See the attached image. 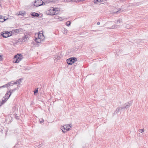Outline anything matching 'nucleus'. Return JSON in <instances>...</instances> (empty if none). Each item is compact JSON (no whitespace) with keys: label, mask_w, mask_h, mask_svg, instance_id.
<instances>
[{"label":"nucleus","mask_w":148,"mask_h":148,"mask_svg":"<svg viewBox=\"0 0 148 148\" xmlns=\"http://www.w3.org/2000/svg\"><path fill=\"white\" fill-rule=\"evenodd\" d=\"M65 127L66 128V131H69L71 130L70 128L71 127V126H70V125H69L67 126H66Z\"/></svg>","instance_id":"obj_23"},{"label":"nucleus","mask_w":148,"mask_h":148,"mask_svg":"<svg viewBox=\"0 0 148 148\" xmlns=\"http://www.w3.org/2000/svg\"><path fill=\"white\" fill-rule=\"evenodd\" d=\"M43 145L42 144V143H41L39 145H36V146L38 147V148H40Z\"/></svg>","instance_id":"obj_34"},{"label":"nucleus","mask_w":148,"mask_h":148,"mask_svg":"<svg viewBox=\"0 0 148 148\" xmlns=\"http://www.w3.org/2000/svg\"><path fill=\"white\" fill-rule=\"evenodd\" d=\"M56 12L58 11H60V10L59 9V8H56Z\"/></svg>","instance_id":"obj_42"},{"label":"nucleus","mask_w":148,"mask_h":148,"mask_svg":"<svg viewBox=\"0 0 148 148\" xmlns=\"http://www.w3.org/2000/svg\"><path fill=\"white\" fill-rule=\"evenodd\" d=\"M1 88H5V87H7L8 88V86L7 85V84H6L3 85V86H1Z\"/></svg>","instance_id":"obj_33"},{"label":"nucleus","mask_w":148,"mask_h":148,"mask_svg":"<svg viewBox=\"0 0 148 148\" xmlns=\"http://www.w3.org/2000/svg\"><path fill=\"white\" fill-rule=\"evenodd\" d=\"M7 101V100L5 99V98L3 97L2 99V101L1 102H0V106H1L4 103Z\"/></svg>","instance_id":"obj_14"},{"label":"nucleus","mask_w":148,"mask_h":148,"mask_svg":"<svg viewBox=\"0 0 148 148\" xmlns=\"http://www.w3.org/2000/svg\"><path fill=\"white\" fill-rule=\"evenodd\" d=\"M61 57L60 56H58L57 55V58H56V59H57L58 60H60L61 58Z\"/></svg>","instance_id":"obj_37"},{"label":"nucleus","mask_w":148,"mask_h":148,"mask_svg":"<svg viewBox=\"0 0 148 148\" xmlns=\"http://www.w3.org/2000/svg\"><path fill=\"white\" fill-rule=\"evenodd\" d=\"M31 15L32 16L34 17H38L39 16V14L36 12H32L31 14Z\"/></svg>","instance_id":"obj_16"},{"label":"nucleus","mask_w":148,"mask_h":148,"mask_svg":"<svg viewBox=\"0 0 148 148\" xmlns=\"http://www.w3.org/2000/svg\"><path fill=\"white\" fill-rule=\"evenodd\" d=\"M147 18H148V16Z\"/></svg>","instance_id":"obj_62"},{"label":"nucleus","mask_w":148,"mask_h":148,"mask_svg":"<svg viewBox=\"0 0 148 148\" xmlns=\"http://www.w3.org/2000/svg\"><path fill=\"white\" fill-rule=\"evenodd\" d=\"M68 52L69 53H70V50H68Z\"/></svg>","instance_id":"obj_55"},{"label":"nucleus","mask_w":148,"mask_h":148,"mask_svg":"<svg viewBox=\"0 0 148 148\" xmlns=\"http://www.w3.org/2000/svg\"><path fill=\"white\" fill-rule=\"evenodd\" d=\"M97 30H92V31H93L94 32H96Z\"/></svg>","instance_id":"obj_54"},{"label":"nucleus","mask_w":148,"mask_h":148,"mask_svg":"<svg viewBox=\"0 0 148 148\" xmlns=\"http://www.w3.org/2000/svg\"><path fill=\"white\" fill-rule=\"evenodd\" d=\"M66 126H62L61 129L62 130V132L64 133H66L67 131H66V128L65 127Z\"/></svg>","instance_id":"obj_12"},{"label":"nucleus","mask_w":148,"mask_h":148,"mask_svg":"<svg viewBox=\"0 0 148 148\" xmlns=\"http://www.w3.org/2000/svg\"><path fill=\"white\" fill-rule=\"evenodd\" d=\"M0 18H3V16L2 15H0Z\"/></svg>","instance_id":"obj_53"},{"label":"nucleus","mask_w":148,"mask_h":148,"mask_svg":"<svg viewBox=\"0 0 148 148\" xmlns=\"http://www.w3.org/2000/svg\"><path fill=\"white\" fill-rule=\"evenodd\" d=\"M77 61V58L75 57H71L66 60V63L69 65H71Z\"/></svg>","instance_id":"obj_2"},{"label":"nucleus","mask_w":148,"mask_h":148,"mask_svg":"<svg viewBox=\"0 0 148 148\" xmlns=\"http://www.w3.org/2000/svg\"><path fill=\"white\" fill-rule=\"evenodd\" d=\"M38 92V88H36L35 90L34 91V94L35 95L36 93H37Z\"/></svg>","instance_id":"obj_31"},{"label":"nucleus","mask_w":148,"mask_h":148,"mask_svg":"<svg viewBox=\"0 0 148 148\" xmlns=\"http://www.w3.org/2000/svg\"><path fill=\"white\" fill-rule=\"evenodd\" d=\"M36 145H38L37 143H36Z\"/></svg>","instance_id":"obj_57"},{"label":"nucleus","mask_w":148,"mask_h":148,"mask_svg":"<svg viewBox=\"0 0 148 148\" xmlns=\"http://www.w3.org/2000/svg\"><path fill=\"white\" fill-rule=\"evenodd\" d=\"M121 22L122 23L123 22L122 21V19L121 18H120L118 20L116 21H116H115V23H116L117 24H118L119 23H121Z\"/></svg>","instance_id":"obj_26"},{"label":"nucleus","mask_w":148,"mask_h":148,"mask_svg":"<svg viewBox=\"0 0 148 148\" xmlns=\"http://www.w3.org/2000/svg\"><path fill=\"white\" fill-rule=\"evenodd\" d=\"M56 8L51 7L46 12L47 14L50 15H55Z\"/></svg>","instance_id":"obj_4"},{"label":"nucleus","mask_w":148,"mask_h":148,"mask_svg":"<svg viewBox=\"0 0 148 148\" xmlns=\"http://www.w3.org/2000/svg\"><path fill=\"white\" fill-rule=\"evenodd\" d=\"M58 19H59L60 20V21H62V20H60V19H61L62 18L60 17H59V16H58Z\"/></svg>","instance_id":"obj_44"},{"label":"nucleus","mask_w":148,"mask_h":148,"mask_svg":"<svg viewBox=\"0 0 148 148\" xmlns=\"http://www.w3.org/2000/svg\"><path fill=\"white\" fill-rule=\"evenodd\" d=\"M29 35L27 34H24L23 37L21 38L20 40L22 42H26L29 39Z\"/></svg>","instance_id":"obj_7"},{"label":"nucleus","mask_w":148,"mask_h":148,"mask_svg":"<svg viewBox=\"0 0 148 148\" xmlns=\"http://www.w3.org/2000/svg\"><path fill=\"white\" fill-rule=\"evenodd\" d=\"M100 24V23L99 22H98L97 23V25H99Z\"/></svg>","instance_id":"obj_50"},{"label":"nucleus","mask_w":148,"mask_h":148,"mask_svg":"<svg viewBox=\"0 0 148 148\" xmlns=\"http://www.w3.org/2000/svg\"><path fill=\"white\" fill-rule=\"evenodd\" d=\"M14 31H15L16 32V33L17 34L19 33L20 32H22L23 31V29L21 28L16 29L14 30Z\"/></svg>","instance_id":"obj_18"},{"label":"nucleus","mask_w":148,"mask_h":148,"mask_svg":"<svg viewBox=\"0 0 148 148\" xmlns=\"http://www.w3.org/2000/svg\"><path fill=\"white\" fill-rule=\"evenodd\" d=\"M121 10V9H120V8H119V10H118L117 11H116V13H119V12H120V10Z\"/></svg>","instance_id":"obj_40"},{"label":"nucleus","mask_w":148,"mask_h":148,"mask_svg":"<svg viewBox=\"0 0 148 148\" xmlns=\"http://www.w3.org/2000/svg\"><path fill=\"white\" fill-rule=\"evenodd\" d=\"M120 26L117 25H114L111 27L110 28L112 29H116L119 28Z\"/></svg>","instance_id":"obj_17"},{"label":"nucleus","mask_w":148,"mask_h":148,"mask_svg":"<svg viewBox=\"0 0 148 148\" xmlns=\"http://www.w3.org/2000/svg\"><path fill=\"white\" fill-rule=\"evenodd\" d=\"M6 19L5 18H3V20H4V19Z\"/></svg>","instance_id":"obj_58"},{"label":"nucleus","mask_w":148,"mask_h":148,"mask_svg":"<svg viewBox=\"0 0 148 148\" xmlns=\"http://www.w3.org/2000/svg\"><path fill=\"white\" fill-rule=\"evenodd\" d=\"M140 2H138V3L134 2V3H131V5L132 6H135V5L138 6V5H140Z\"/></svg>","instance_id":"obj_19"},{"label":"nucleus","mask_w":148,"mask_h":148,"mask_svg":"<svg viewBox=\"0 0 148 148\" xmlns=\"http://www.w3.org/2000/svg\"><path fill=\"white\" fill-rule=\"evenodd\" d=\"M62 31L63 33L64 34H66L68 31L64 27H63L62 29Z\"/></svg>","instance_id":"obj_20"},{"label":"nucleus","mask_w":148,"mask_h":148,"mask_svg":"<svg viewBox=\"0 0 148 148\" xmlns=\"http://www.w3.org/2000/svg\"><path fill=\"white\" fill-rule=\"evenodd\" d=\"M102 1V0H94V3L95 4H97V2L100 3Z\"/></svg>","instance_id":"obj_24"},{"label":"nucleus","mask_w":148,"mask_h":148,"mask_svg":"<svg viewBox=\"0 0 148 148\" xmlns=\"http://www.w3.org/2000/svg\"><path fill=\"white\" fill-rule=\"evenodd\" d=\"M116 51V55L118 56L119 54L118 53V52L121 53L122 51V49H117Z\"/></svg>","instance_id":"obj_21"},{"label":"nucleus","mask_w":148,"mask_h":148,"mask_svg":"<svg viewBox=\"0 0 148 148\" xmlns=\"http://www.w3.org/2000/svg\"><path fill=\"white\" fill-rule=\"evenodd\" d=\"M35 41L38 43H40L41 42H43L44 41V40H42V38H35Z\"/></svg>","instance_id":"obj_11"},{"label":"nucleus","mask_w":148,"mask_h":148,"mask_svg":"<svg viewBox=\"0 0 148 148\" xmlns=\"http://www.w3.org/2000/svg\"><path fill=\"white\" fill-rule=\"evenodd\" d=\"M2 37V35H1V34H0V38H1Z\"/></svg>","instance_id":"obj_49"},{"label":"nucleus","mask_w":148,"mask_h":148,"mask_svg":"<svg viewBox=\"0 0 148 148\" xmlns=\"http://www.w3.org/2000/svg\"><path fill=\"white\" fill-rule=\"evenodd\" d=\"M23 55L21 54H17L14 56L13 62L15 63H18L21 61Z\"/></svg>","instance_id":"obj_1"},{"label":"nucleus","mask_w":148,"mask_h":148,"mask_svg":"<svg viewBox=\"0 0 148 148\" xmlns=\"http://www.w3.org/2000/svg\"><path fill=\"white\" fill-rule=\"evenodd\" d=\"M118 109H119V112H121L122 109H124V108H123V107H119L118 108Z\"/></svg>","instance_id":"obj_32"},{"label":"nucleus","mask_w":148,"mask_h":148,"mask_svg":"<svg viewBox=\"0 0 148 148\" xmlns=\"http://www.w3.org/2000/svg\"><path fill=\"white\" fill-rule=\"evenodd\" d=\"M1 88V86H0V88Z\"/></svg>","instance_id":"obj_61"},{"label":"nucleus","mask_w":148,"mask_h":148,"mask_svg":"<svg viewBox=\"0 0 148 148\" xmlns=\"http://www.w3.org/2000/svg\"><path fill=\"white\" fill-rule=\"evenodd\" d=\"M12 32V33H16V32L15 31L14 32V30H13L12 32Z\"/></svg>","instance_id":"obj_43"},{"label":"nucleus","mask_w":148,"mask_h":148,"mask_svg":"<svg viewBox=\"0 0 148 148\" xmlns=\"http://www.w3.org/2000/svg\"><path fill=\"white\" fill-rule=\"evenodd\" d=\"M119 109H118V108L116 109V110L114 112V114H116L118 113L119 112Z\"/></svg>","instance_id":"obj_30"},{"label":"nucleus","mask_w":148,"mask_h":148,"mask_svg":"<svg viewBox=\"0 0 148 148\" xmlns=\"http://www.w3.org/2000/svg\"><path fill=\"white\" fill-rule=\"evenodd\" d=\"M20 14L21 15H22V16H24L25 15V13H20Z\"/></svg>","instance_id":"obj_45"},{"label":"nucleus","mask_w":148,"mask_h":148,"mask_svg":"<svg viewBox=\"0 0 148 148\" xmlns=\"http://www.w3.org/2000/svg\"><path fill=\"white\" fill-rule=\"evenodd\" d=\"M58 14V13H56V15ZM57 16H56V17Z\"/></svg>","instance_id":"obj_56"},{"label":"nucleus","mask_w":148,"mask_h":148,"mask_svg":"<svg viewBox=\"0 0 148 148\" xmlns=\"http://www.w3.org/2000/svg\"><path fill=\"white\" fill-rule=\"evenodd\" d=\"M34 5L36 7H38L42 5H44V2L41 0H37L34 1Z\"/></svg>","instance_id":"obj_5"},{"label":"nucleus","mask_w":148,"mask_h":148,"mask_svg":"<svg viewBox=\"0 0 148 148\" xmlns=\"http://www.w3.org/2000/svg\"><path fill=\"white\" fill-rule=\"evenodd\" d=\"M20 87V84H18V85L17 87L16 88H18V87Z\"/></svg>","instance_id":"obj_51"},{"label":"nucleus","mask_w":148,"mask_h":148,"mask_svg":"<svg viewBox=\"0 0 148 148\" xmlns=\"http://www.w3.org/2000/svg\"><path fill=\"white\" fill-rule=\"evenodd\" d=\"M3 59L2 56L0 55V61L2 60Z\"/></svg>","instance_id":"obj_41"},{"label":"nucleus","mask_w":148,"mask_h":148,"mask_svg":"<svg viewBox=\"0 0 148 148\" xmlns=\"http://www.w3.org/2000/svg\"><path fill=\"white\" fill-rule=\"evenodd\" d=\"M12 35V32L8 31H5L1 32V35L3 38H7Z\"/></svg>","instance_id":"obj_3"},{"label":"nucleus","mask_w":148,"mask_h":148,"mask_svg":"<svg viewBox=\"0 0 148 148\" xmlns=\"http://www.w3.org/2000/svg\"><path fill=\"white\" fill-rule=\"evenodd\" d=\"M10 91H7L4 96L3 97V98H5V99L8 100L11 95V94L10 93Z\"/></svg>","instance_id":"obj_8"},{"label":"nucleus","mask_w":148,"mask_h":148,"mask_svg":"<svg viewBox=\"0 0 148 148\" xmlns=\"http://www.w3.org/2000/svg\"><path fill=\"white\" fill-rule=\"evenodd\" d=\"M126 0H120V1L122 2H124V1H125Z\"/></svg>","instance_id":"obj_48"},{"label":"nucleus","mask_w":148,"mask_h":148,"mask_svg":"<svg viewBox=\"0 0 148 148\" xmlns=\"http://www.w3.org/2000/svg\"><path fill=\"white\" fill-rule=\"evenodd\" d=\"M3 127H2L1 128H0V132L2 134L3 133Z\"/></svg>","instance_id":"obj_36"},{"label":"nucleus","mask_w":148,"mask_h":148,"mask_svg":"<svg viewBox=\"0 0 148 148\" xmlns=\"http://www.w3.org/2000/svg\"><path fill=\"white\" fill-rule=\"evenodd\" d=\"M14 116L15 117V118H16L17 120H19V116H17V115L16 114H14Z\"/></svg>","instance_id":"obj_27"},{"label":"nucleus","mask_w":148,"mask_h":148,"mask_svg":"<svg viewBox=\"0 0 148 148\" xmlns=\"http://www.w3.org/2000/svg\"><path fill=\"white\" fill-rule=\"evenodd\" d=\"M69 1H72L73 2H77V0H69Z\"/></svg>","instance_id":"obj_38"},{"label":"nucleus","mask_w":148,"mask_h":148,"mask_svg":"<svg viewBox=\"0 0 148 148\" xmlns=\"http://www.w3.org/2000/svg\"><path fill=\"white\" fill-rule=\"evenodd\" d=\"M38 38H42V40H44L45 37L42 33H39L38 34Z\"/></svg>","instance_id":"obj_13"},{"label":"nucleus","mask_w":148,"mask_h":148,"mask_svg":"<svg viewBox=\"0 0 148 148\" xmlns=\"http://www.w3.org/2000/svg\"><path fill=\"white\" fill-rule=\"evenodd\" d=\"M16 89V88H14L12 90L9 91L10 92V93H11V94L12 93H13V92H14Z\"/></svg>","instance_id":"obj_29"},{"label":"nucleus","mask_w":148,"mask_h":148,"mask_svg":"<svg viewBox=\"0 0 148 148\" xmlns=\"http://www.w3.org/2000/svg\"><path fill=\"white\" fill-rule=\"evenodd\" d=\"M18 145H16V147H18Z\"/></svg>","instance_id":"obj_59"},{"label":"nucleus","mask_w":148,"mask_h":148,"mask_svg":"<svg viewBox=\"0 0 148 148\" xmlns=\"http://www.w3.org/2000/svg\"><path fill=\"white\" fill-rule=\"evenodd\" d=\"M65 25L68 27L70 26L71 24V22L70 21H68L66 22L65 23Z\"/></svg>","instance_id":"obj_25"},{"label":"nucleus","mask_w":148,"mask_h":148,"mask_svg":"<svg viewBox=\"0 0 148 148\" xmlns=\"http://www.w3.org/2000/svg\"><path fill=\"white\" fill-rule=\"evenodd\" d=\"M110 27H108V29H112V28H111Z\"/></svg>","instance_id":"obj_52"},{"label":"nucleus","mask_w":148,"mask_h":148,"mask_svg":"<svg viewBox=\"0 0 148 148\" xmlns=\"http://www.w3.org/2000/svg\"><path fill=\"white\" fill-rule=\"evenodd\" d=\"M16 84V82H15L14 81H12L10 82H9L7 83V85L8 86V87L12 86L14 84Z\"/></svg>","instance_id":"obj_9"},{"label":"nucleus","mask_w":148,"mask_h":148,"mask_svg":"<svg viewBox=\"0 0 148 148\" xmlns=\"http://www.w3.org/2000/svg\"><path fill=\"white\" fill-rule=\"evenodd\" d=\"M18 145V144H16V145H15L14 147H13V148H16V147H16V145Z\"/></svg>","instance_id":"obj_46"},{"label":"nucleus","mask_w":148,"mask_h":148,"mask_svg":"<svg viewBox=\"0 0 148 148\" xmlns=\"http://www.w3.org/2000/svg\"><path fill=\"white\" fill-rule=\"evenodd\" d=\"M8 18H6V19H4L3 20V18H0V22H3L4 21H5L6 20L8 19Z\"/></svg>","instance_id":"obj_28"},{"label":"nucleus","mask_w":148,"mask_h":148,"mask_svg":"<svg viewBox=\"0 0 148 148\" xmlns=\"http://www.w3.org/2000/svg\"><path fill=\"white\" fill-rule=\"evenodd\" d=\"M44 121V120L43 119H41V120H40V123H43Z\"/></svg>","instance_id":"obj_39"},{"label":"nucleus","mask_w":148,"mask_h":148,"mask_svg":"<svg viewBox=\"0 0 148 148\" xmlns=\"http://www.w3.org/2000/svg\"><path fill=\"white\" fill-rule=\"evenodd\" d=\"M7 101V100L5 99V98L3 97L2 99V101L1 102H0V106H1L4 103Z\"/></svg>","instance_id":"obj_15"},{"label":"nucleus","mask_w":148,"mask_h":148,"mask_svg":"<svg viewBox=\"0 0 148 148\" xmlns=\"http://www.w3.org/2000/svg\"><path fill=\"white\" fill-rule=\"evenodd\" d=\"M144 131V129H140L139 130V132L140 133H143Z\"/></svg>","instance_id":"obj_35"},{"label":"nucleus","mask_w":148,"mask_h":148,"mask_svg":"<svg viewBox=\"0 0 148 148\" xmlns=\"http://www.w3.org/2000/svg\"><path fill=\"white\" fill-rule=\"evenodd\" d=\"M83 1L82 0H77V1L78 2L82 1Z\"/></svg>","instance_id":"obj_47"},{"label":"nucleus","mask_w":148,"mask_h":148,"mask_svg":"<svg viewBox=\"0 0 148 148\" xmlns=\"http://www.w3.org/2000/svg\"><path fill=\"white\" fill-rule=\"evenodd\" d=\"M133 103V101L131 100L129 102H127L125 103V106L123 107V108H124V109H129L130 107L132 105V103Z\"/></svg>","instance_id":"obj_6"},{"label":"nucleus","mask_w":148,"mask_h":148,"mask_svg":"<svg viewBox=\"0 0 148 148\" xmlns=\"http://www.w3.org/2000/svg\"><path fill=\"white\" fill-rule=\"evenodd\" d=\"M0 6H1V4H0Z\"/></svg>","instance_id":"obj_60"},{"label":"nucleus","mask_w":148,"mask_h":148,"mask_svg":"<svg viewBox=\"0 0 148 148\" xmlns=\"http://www.w3.org/2000/svg\"><path fill=\"white\" fill-rule=\"evenodd\" d=\"M23 79L21 78L20 79H18L17 80H16L15 82L16 83V84L18 83V84H20V83L21 82V80Z\"/></svg>","instance_id":"obj_22"},{"label":"nucleus","mask_w":148,"mask_h":148,"mask_svg":"<svg viewBox=\"0 0 148 148\" xmlns=\"http://www.w3.org/2000/svg\"><path fill=\"white\" fill-rule=\"evenodd\" d=\"M44 1V3H43L44 5H45V4H47L50 3H54L56 1L55 0H47L45 1Z\"/></svg>","instance_id":"obj_10"}]
</instances>
